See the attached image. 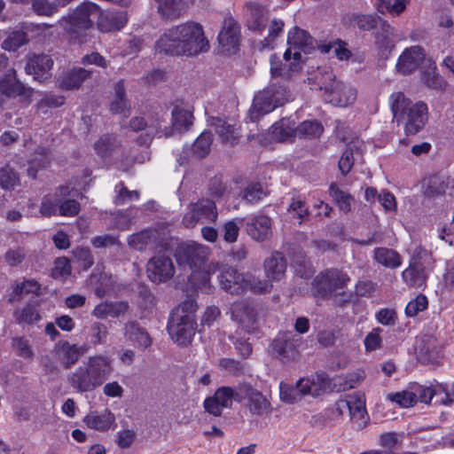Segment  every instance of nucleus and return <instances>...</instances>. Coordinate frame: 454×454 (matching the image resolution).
Instances as JSON below:
<instances>
[{
    "mask_svg": "<svg viewBox=\"0 0 454 454\" xmlns=\"http://www.w3.org/2000/svg\"><path fill=\"white\" fill-rule=\"evenodd\" d=\"M209 47L202 26L192 21L171 27L160 36L154 45L157 52L177 57L197 56L207 52Z\"/></svg>",
    "mask_w": 454,
    "mask_h": 454,
    "instance_id": "obj_1",
    "label": "nucleus"
},
{
    "mask_svg": "<svg viewBox=\"0 0 454 454\" xmlns=\"http://www.w3.org/2000/svg\"><path fill=\"white\" fill-rule=\"evenodd\" d=\"M287 44L289 48L284 53L285 64L280 63L275 55L270 57V73L272 77L289 79L293 73L301 68V52L309 51L314 48L312 36L304 29L294 27L287 34Z\"/></svg>",
    "mask_w": 454,
    "mask_h": 454,
    "instance_id": "obj_2",
    "label": "nucleus"
},
{
    "mask_svg": "<svg viewBox=\"0 0 454 454\" xmlns=\"http://www.w3.org/2000/svg\"><path fill=\"white\" fill-rule=\"evenodd\" d=\"M393 120L403 125L407 136L419 133L426 125L428 117L427 106L419 101L412 103L403 92H394L389 97Z\"/></svg>",
    "mask_w": 454,
    "mask_h": 454,
    "instance_id": "obj_3",
    "label": "nucleus"
},
{
    "mask_svg": "<svg viewBox=\"0 0 454 454\" xmlns=\"http://www.w3.org/2000/svg\"><path fill=\"white\" fill-rule=\"evenodd\" d=\"M210 254V249L201 244L192 242L182 244L176 253V261L180 265H188L192 272L190 281L200 290H210V272L215 270V266L209 265L205 270L206 261Z\"/></svg>",
    "mask_w": 454,
    "mask_h": 454,
    "instance_id": "obj_4",
    "label": "nucleus"
},
{
    "mask_svg": "<svg viewBox=\"0 0 454 454\" xmlns=\"http://www.w3.org/2000/svg\"><path fill=\"white\" fill-rule=\"evenodd\" d=\"M349 281L347 273L338 269H328L315 278L313 285L318 295L324 298L333 297L337 304L343 305L352 298V292L345 290Z\"/></svg>",
    "mask_w": 454,
    "mask_h": 454,
    "instance_id": "obj_5",
    "label": "nucleus"
},
{
    "mask_svg": "<svg viewBox=\"0 0 454 454\" xmlns=\"http://www.w3.org/2000/svg\"><path fill=\"white\" fill-rule=\"evenodd\" d=\"M290 97L291 93L286 86L277 82L271 83L254 96L253 105L249 110L251 121H254L261 116L283 106Z\"/></svg>",
    "mask_w": 454,
    "mask_h": 454,
    "instance_id": "obj_6",
    "label": "nucleus"
},
{
    "mask_svg": "<svg viewBox=\"0 0 454 454\" xmlns=\"http://www.w3.org/2000/svg\"><path fill=\"white\" fill-rule=\"evenodd\" d=\"M98 14L99 6L95 3L85 1L76 6L67 16L62 17L59 24L67 34L75 38L92 27V17Z\"/></svg>",
    "mask_w": 454,
    "mask_h": 454,
    "instance_id": "obj_7",
    "label": "nucleus"
},
{
    "mask_svg": "<svg viewBox=\"0 0 454 454\" xmlns=\"http://www.w3.org/2000/svg\"><path fill=\"white\" fill-rule=\"evenodd\" d=\"M33 91L32 88L18 79L15 69L12 68L0 76V107L4 108L14 98L29 104Z\"/></svg>",
    "mask_w": 454,
    "mask_h": 454,
    "instance_id": "obj_8",
    "label": "nucleus"
},
{
    "mask_svg": "<svg viewBox=\"0 0 454 454\" xmlns=\"http://www.w3.org/2000/svg\"><path fill=\"white\" fill-rule=\"evenodd\" d=\"M217 219L218 209L215 201L213 199L201 198L188 205L182 223L185 228L192 229L199 223H215Z\"/></svg>",
    "mask_w": 454,
    "mask_h": 454,
    "instance_id": "obj_9",
    "label": "nucleus"
},
{
    "mask_svg": "<svg viewBox=\"0 0 454 454\" xmlns=\"http://www.w3.org/2000/svg\"><path fill=\"white\" fill-rule=\"evenodd\" d=\"M230 313L231 319L241 332L253 333L258 329V309L254 302L247 300L234 301L231 304Z\"/></svg>",
    "mask_w": 454,
    "mask_h": 454,
    "instance_id": "obj_10",
    "label": "nucleus"
},
{
    "mask_svg": "<svg viewBox=\"0 0 454 454\" xmlns=\"http://www.w3.org/2000/svg\"><path fill=\"white\" fill-rule=\"evenodd\" d=\"M236 401H246V406L252 416L264 417L271 413L270 400L258 389L249 384L239 385L236 390Z\"/></svg>",
    "mask_w": 454,
    "mask_h": 454,
    "instance_id": "obj_11",
    "label": "nucleus"
},
{
    "mask_svg": "<svg viewBox=\"0 0 454 454\" xmlns=\"http://www.w3.org/2000/svg\"><path fill=\"white\" fill-rule=\"evenodd\" d=\"M128 245L137 251L149 249L161 252L170 247L169 238L156 229H145L130 235L128 238Z\"/></svg>",
    "mask_w": 454,
    "mask_h": 454,
    "instance_id": "obj_12",
    "label": "nucleus"
},
{
    "mask_svg": "<svg viewBox=\"0 0 454 454\" xmlns=\"http://www.w3.org/2000/svg\"><path fill=\"white\" fill-rule=\"evenodd\" d=\"M302 339L293 333H280L273 340L271 348L273 353L283 363L294 362L300 357L299 348Z\"/></svg>",
    "mask_w": 454,
    "mask_h": 454,
    "instance_id": "obj_13",
    "label": "nucleus"
},
{
    "mask_svg": "<svg viewBox=\"0 0 454 454\" xmlns=\"http://www.w3.org/2000/svg\"><path fill=\"white\" fill-rule=\"evenodd\" d=\"M158 254L152 257L147 263L149 278L155 283L169 280L175 274V267L170 254L167 251H158Z\"/></svg>",
    "mask_w": 454,
    "mask_h": 454,
    "instance_id": "obj_14",
    "label": "nucleus"
},
{
    "mask_svg": "<svg viewBox=\"0 0 454 454\" xmlns=\"http://www.w3.org/2000/svg\"><path fill=\"white\" fill-rule=\"evenodd\" d=\"M196 325L195 319L171 316L168 324V332L175 342L185 346L192 341Z\"/></svg>",
    "mask_w": 454,
    "mask_h": 454,
    "instance_id": "obj_15",
    "label": "nucleus"
},
{
    "mask_svg": "<svg viewBox=\"0 0 454 454\" xmlns=\"http://www.w3.org/2000/svg\"><path fill=\"white\" fill-rule=\"evenodd\" d=\"M217 39L223 51L228 54L236 53L240 41V27L234 18H224Z\"/></svg>",
    "mask_w": 454,
    "mask_h": 454,
    "instance_id": "obj_16",
    "label": "nucleus"
},
{
    "mask_svg": "<svg viewBox=\"0 0 454 454\" xmlns=\"http://www.w3.org/2000/svg\"><path fill=\"white\" fill-rule=\"evenodd\" d=\"M232 400L236 401V391L230 387H221L204 400L203 407L207 413L220 417L224 408L231 406Z\"/></svg>",
    "mask_w": 454,
    "mask_h": 454,
    "instance_id": "obj_17",
    "label": "nucleus"
},
{
    "mask_svg": "<svg viewBox=\"0 0 454 454\" xmlns=\"http://www.w3.org/2000/svg\"><path fill=\"white\" fill-rule=\"evenodd\" d=\"M83 364L98 387L110 378L114 372L113 360L104 355L89 356Z\"/></svg>",
    "mask_w": 454,
    "mask_h": 454,
    "instance_id": "obj_18",
    "label": "nucleus"
},
{
    "mask_svg": "<svg viewBox=\"0 0 454 454\" xmlns=\"http://www.w3.org/2000/svg\"><path fill=\"white\" fill-rule=\"evenodd\" d=\"M323 98L333 106L346 107L356 101V90L349 84L337 81L326 93H323Z\"/></svg>",
    "mask_w": 454,
    "mask_h": 454,
    "instance_id": "obj_19",
    "label": "nucleus"
},
{
    "mask_svg": "<svg viewBox=\"0 0 454 454\" xmlns=\"http://www.w3.org/2000/svg\"><path fill=\"white\" fill-rule=\"evenodd\" d=\"M425 51L419 45L405 49L399 56L395 67L401 74L407 75L414 72L423 62Z\"/></svg>",
    "mask_w": 454,
    "mask_h": 454,
    "instance_id": "obj_20",
    "label": "nucleus"
},
{
    "mask_svg": "<svg viewBox=\"0 0 454 454\" xmlns=\"http://www.w3.org/2000/svg\"><path fill=\"white\" fill-rule=\"evenodd\" d=\"M53 59L47 54H35L30 56L25 66L27 74H32L35 80L45 81L51 76Z\"/></svg>",
    "mask_w": 454,
    "mask_h": 454,
    "instance_id": "obj_21",
    "label": "nucleus"
},
{
    "mask_svg": "<svg viewBox=\"0 0 454 454\" xmlns=\"http://www.w3.org/2000/svg\"><path fill=\"white\" fill-rule=\"evenodd\" d=\"M221 288L231 294H240L244 293L245 274L240 273L237 269L226 266L223 267L218 275Z\"/></svg>",
    "mask_w": 454,
    "mask_h": 454,
    "instance_id": "obj_22",
    "label": "nucleus"
},
{
    "mask_svg": "<svg viewBox=\"0 0 454 454\" xmlns=\"http://www.w3.org/2000/svg\"><path fill=\"white\" fill-rule=\"evenodd\" d=\"M88 350L86 345L71 344L68 341H59L55 345V352L65 369H69Z\"/></svg>",
    "mask_w": 454,
    "mask_h": 454,
    "instance_id": "obj_23",
    "label": "nucleus"
},
{
    "mask_svg": "<svg viewBox=\"0 0 454 454\" xmlns=\"http://www.w3.org/2000/svg\"><path fill=\"white\" fill-rule=\"evenodd\" d=\"M67 382L78 393L92 392L98 387L84 364L67 375Z\"/></svg>",
    "mask_w": 454,
    "mask_h": 454,
    "instance_id": "obj_24",
    "label": "nucleus"
},
{
    "mask_svg": "<svg viewBox=\"0 0 454 454\" xmlns=\"http://www.w3.org/2000/svg\"><path fill=\"white\" fill-rule=\"evenodd\" d=\"M128 22L126 12H100L98 15V28L103 33L119 31Z\"/></svg>",
    "mask_w": 454,
    "mask_h": 454,
    "instance_id": "obj_25",
    "label": "nucleus"
},
{
    "mask_svg": "<svg viewBox=\"0 0 454 454\" xmlns=\"http://www.w3.org/2000/svg\"><path fill=\"white\" fill-rule=\"evenodd\" d=\"M208 124L218 135L221 142L225 145H234L239 142V135L235 126L220 117L211 116Z\"/></svg>",
    "mask_w": 454,
    "mask_h": 454,
    "instance_id": "obj_26",
    "label": "nucleus"
},
{
    "mask_svg": "<svg viewBox=\"0 0 454 454\" xmlns=\"http://www.w3.org/2000/svg\"><path fill=\"white\" fill-rule=\"evenodd\" d=\"M271 219L264 215L252 217L246 226L247 234L256 241H263L271 236Z\"/></svg>",
    "mask_w": 454,
    "mask_h": 454,
    "instance_id": "obj_27",
    "label": "nucleus"
},
{
    "mask_svg": "<svg viewBox=\"0 0 454 454\" xmlns=\"http://www.w3.org/2000/svg\"><path fill=\"white\" fill-rule=\"evenodd\" d=\"M213 142V135L210 131H203L200 137L195 140L192 147L184 149V157H180L178 160L179 164H184L187 157L192 156L197 160L206 157L210 153L211 145Z\"/></svg>",
    "mask_w": 454,
    "mask_h": 454,
    "instance_id": "obj_28",
    "label": "nucleus"
},
{
    "mask_svg": "<svg viewBox=\"0 0 454 454\" xmlns=\"http://www.w3.org/2000/svg\"><path fill=\"white\" fill-rule=\"evenodd\" d=\"M247 18V25L249 30L262 32L264 30L269 20L268 10L258 4L247 3L246 4Z\"/></svg>",
    "mask_w": 454,
    "mask_h": 454,
    "instance_id": "obj_29",
    "label": "nucleus"
},
{
    "mask_svg": "<svg viewBox=\"0 0 454 454\" xmlns=\"http://www.w3.org/2000/svg\"><path fill=\"white\" fill-rule=\"evenodd\" d=\"M157 5V12L163 20H174L182 16L187 9L185 0H154Z\"/></svg>",
    "mask_w": 454,
    "mask_h": 454,
    "instance_id": "obj_30",
    "label": "nucleus"
},
{
    "mask_svg": "<svg viewBox=\"0 0 454 454\" xmlns=\"http://www.w3.org/2000/svg\"><path fill=\"white\" fill-rule=\"evenodd\" d=\"M83 422L91 429L104 432L114 424L115 416L108 409L102 411H93L84 417Z\"/></svg>",
    "mask_w": 454,
    "mask_h": 454,
    "instance_id": "obj_31",
    "label": "nucleus"
},
{
    "mask_svg": "<svg viewBox=\"0 0 454 454\" xmlns=\"http://www.w3.org/2000/svg\"><path fill=\"white\" fill-rule=\"evenodd\" d=\"M286 267V259L278 252L273 253L264 261V270L270 282L281 280L285 276Z\"/></svg>",
    "mask_w": 454,
    "mask_h": 454,
    "instance_id": "obj_32",
    "label": "nucleus"
},
{
    "mask_svg": "<svg viewBox=\"0 0 454 454\" xmlns=\"http://www.w3.org/2000/svg\"><path fill=\"white\" fill-rule=\"evenodd\" d=\"M91 72L82 67L67 71L58 80L62 90H70L81 87L82 82L90 77Z\"/></svg>",
    "mask_w": 454,
    "mask_h": 454,
    "instance_id": "obj_33",
    "label": "nucleus"
},
{
    "mask_svg": "<svg viewBox=\"0 0 454 454\" xmlns=\"http://www.w3.org/2000/svg\"><path fill=\"white\" fill-rule=\"evenodd\" d=\"M302 391L306 395L319 396L325 393L329 386V379L325 373H318L310 378L301 379Z\"/></svg>",
    "mask_w": 454,
    "mask_h": 454,
    "instance_id": "obj_34",
    "label": "nucleus"
},
{
    "mask_svg": "<svg viewBox=\"0 0 454 454\" xmlns=\"http://www.w3.org/2000/svg\"><path fill=\"white\" fill-rule=\"evenodd\" d=\"M69 194L67 186H59L55 193L44 196L40 206L41 215L47 217L55 215L59 211L60 197H67Z\"/></svg>",
    "mask_w": 454,
    "mask_h": 454,
    "instance_id": "obj_35",
    "label": "nucleus"
},
{
    "mask_svg": "<svg viewBox=\"0 0 454 454\" xmlns=\"http://www.w3.org/2000/svg\"><path fill=\"white\" fill-rule=\"evenodd\" d=\"M270 135L273 140L286 142L296 137L295 122L288 118H282L270 128Z\"/></svg>",
    "mask_w": 454,
    "mask_h": 454,
    "instance_id": "obj_36",
    "label": "nucleus"
},
{
    "mask_svg": "<svg viewBox=\"0 0 454 454\" xmlns=\"http://www.w3.org/2000/svg\"><path fill=\"white\" fill-rule=\"evenodd\" d=\"M309 83L317 86L323 93H326L337 82L336 76L331 67H319L317 71L311 74L308 78Z\"/></svg>",
    "mask_w": 454,
    "mask_h": 454,
    "instance_id": "obj_37",
    "label": "nucleus"
},
{
    "mask_svg": "<svg viewBox=\"0 0 454 454\" xmlns=\"http://www.w3.org/2000/svg\"><path fill=\"white\" fill-rule=\"evenodd\" d=\"M365 373L362 370H356L345 375L333 379V386L339 392L348 391L357 387L364 379Z\"/></svg>",
    "mask_w": 454,
    "mask_h": 454,
    "instance_id": "obj_38",
    "label": "nucleus"
},
{
    "mask_svg": "<svg viewBox=\"0 0 454 454\" xmlns=\"http://www.w3.org/2000/svg\"><path fill=\"white\" fill-rule=\"evenodd\" d=\"M374 260L386 268L395 269L402 264V257L396 251L387 247H377L373 251Z\"/></svg>",
    "mask_w": 454,
    "mask_h": 454,
    "instance_id": "obj_39",
    "label": "nucleus"
},
{
    "mask_svg": "<svg viewBox=\"0 0 454 454\" xmlns=\"http://www.w3.org/2000/svg\"><path fill=\"white\" fill-rule=\"evenodd\" d=\"M172 125L179 132L190 129L193 123V115L192 110L176 105L172 110Z\"/></svg>",
    "mask_w": 454,
    "mask_h": 454,
    "instance_id": "obj_40",
    "label": "nucleus"
},
{
    "mask_svg": "<svg viewBox=\"0 0 454 454\" xmlns=\"http://www.w3.org/2000/svg\"><path fill=\"white\" fill-rule=\"evenodd\" d=\"M36 301L28 302L22 308H18L13 311V317L17 324L32 325L41 319Z\"/></svg>",
    "mask_w": 454,
    "mask_h": 454,
    "instance_id": "obj_41",
    "label": "nucleus"
},
{
    "mask_svg": "<svg viewBox=\"0 0 454 454\" xmlns=\"http://www.w3.org/2000/svg\"><path fill=\"white\" fill-rule=\"evenodd\" d=\"M301 379L296 382L295 385H290L287 383L281 382L279 385V397L280 400L286 403H294L301 401L306 394L304 391L301 392Z\"/></svg>",
    "mask_w": 454,
    "mask_h": 454,
    "instance_id": "obj_42",
    "label": "nucleus"
},
{
    "mask_svg": "<svg viewBox=\"0 0 454 454\" xmlns=\"http://www.w3.org/2000/svg\"><path fill=\"white\" fill-rule=\"evenodd\" d=\"M125 334L130 341L140 348H146L152 344L149 334L135 322L126 325Z\"/></svg>",
    "mask_w": 454,
    "mask_h": 454,
    "instance_id": "obj_43",
    "label": "nucleus"
},
{
    "mask_svg": "<svg viewBox=\"0 0 454 454\" xmlns=\"http://www.w3.org/2000/svg\"><path fill=\"white\" fill-rule=\"evenodd\" d=\"M296 137L301 138H316L321 136L324 127L317 120H307L295 126Z\"/></svg>",
    "mask_w": 454,
    "mask_h": 454,
    "instance_id": "obj_44",
    "label": "nucleus"
},
{
    "mask_svg": "<svg viewBox=\"0 0 454 454\" xmlns=\"http://www.w3.org/2000/svg\"><path fill=\"white\" fill-rule=\"evenodd\" d=\"M403 281L411 287H419L425 284L427 277L424 270L416 264H410L402 273Z\"/></svg>",
    "mask_w": 454,
    "mask_h": 454,
    "instance_id": "obj_45",
    "label": "nucleus"
},
{
    "mask_svg": "<svg viewBox=\"0 0 454 454\" xmlns=\"http://www.w3.org/2000/svg\"><path fill=\"white\" fill-rule=\"evenodd\" d=\"M329 194L337 204L340 210L348 213L351 210L354 198L346 192L340 190L336 184H331L329 187Z\"/></svg>",
    "mask_w": 454,
    "mask_h": 454,
    "instance_id": "obj_46",
    "label": "nucleus"
},
{
    "mask_svg": "<svg viewBox=\"0 0 454 454\" xmlns=\"http://www.w3.org/2000/svg\"><path fill=\"white\" fill-rule=\"evenodd\" d=\"M349 416L351 419L359 421L364 419L366 414L364 396L361 393L348 395Z\"/></svg>",
    "mask_w": 454,
    "mask_h": 454,
    "instance_id": "obj_47",
    "label": "nucleus"
},
{
    "mask_svg": "<svg viewBox=\"0 0 454 454\" xmlns=\"http://www.w3.org/2000/svg\"><path fill=\"white\" fill-rule=\"evenodd\" d=\"M244 292L249 290L254 294H266L272 289L270 280L261 279L252 274H245Z\"/></svg>",
    "mask_w": 454,
    "mask_h": 454,
    "instance_id": "obj_48",
    "label": "nucleus"
},
{
    "mask_svg": "<svg viewBox=\"0 0 454 454\" xmlns=\"http://www.w3.org/2000/svg\"><path fill=\"white\" fill-rule=\"evenodd\" d=\"M120 147V143L114 136L104 135L94 145L96 153L101 157L110 155Z\"/></svg>",
    "mask_w": 454,
    "mask_h": 454,
    "instance_id": "obj_49",
    "label": "nucleus"
},
{
    "mask_svg": "<svg viewBox=\"0 0 454 454\" xmlns=\"http://www.w3.org/2000/svg\"><path fill=\"white\" fill-rule=\"evenodd\" d=\"M198 309L196 297L193 294L187 295L186 298L173 310L171 316L194 319L193 314Z\"/></svg>",
    "mask_w": 454,
    "mask_h": 454,
    "instance_id": "obj_50",
    "label": "nucleus"
},
{
    "mask_svg": "<svg viewBox=\"0 0 454 454\" xmlns=\"http://www.w3.org/2000/svg\"><path fill=\"white\" fill-rule=\"evenodd\" d=\"M359 153L358 142H352L343 152L339 160V169L343 176H346L353 168L355 153Z\"/></svg>",
    "mask_w": 454,
    "mask_h": 454,
    "instance_id": "obj_51",
    "label": "nucleus"
},
{
    "mask_svg": "<svg viewBox=\"0 0 454 454\" xmlns=\"http://www.w3.org/2000/svg\"><path fill=\"white\" fill-rule=\"evenodd\" d=\"M409 0H377L378 11L388 12L393 16L400 15L406 8Z\"/></svg>",
    "mask_w": 454,
    "mask_h": 454,
    "instance_id": "obj_52",
    "label": "nucleus"
},
{
    "mask_svg": "<svg viewBox=\"0 0 454 454\" xmlns=\"http://www.w3.org/2000/svg\"><path fill=\"white\" fill-rule=\"evenodd\" d=\"M40 290V285L32 279L24 280L13 286L11 300L20 301L24 294H37Z\"/></svg>",
    "mask_w": 454,
    "mask_h": 454,
    "instance_id": "obj_53",
    "label": "nucleus"
},
{
    "mask_svg": "<svg viewBox=\"0 0 454 454\" xmlns=\"http://www.w3.org/2000/svg\"><path fill=\"white\" fill-rule=\"evenodd\" d=\"M115 192L114 203L117 206L125 205L139 199V192L137 191H129L122 182L115 185Z\"/></svg>",
    "mask_w": 454,
    "mask_h": 454,
    "instance_id": "obj_54",
    "label": "nucleus"
},
{
    "mask_svg": "<svg viewBox=\"0 0 454 454\" xmlns=\"http://www.w3.org/2000/svg\"><path fill=\"white\" fill-rule=\"evenodd\" d=\"M28 42L26 32L18 30L11 33L3 42L2 47L7 51H16L20 47L25 45Z\"/></svg>",
    "mask_w": 454,
    "mask_h": 454,
    "instance_id": "obj_55",
    "label": "nucleus"
},
{
    "mask_svg": "<svg viewBox=\"0 0 454 454\" xmlns=\"http://www.w3.org/2000/svg\"><path fill=\"white\" fill-rule=\"evenodd\" d=\"M428 300L426 295L420 294L413 300L410 301L405 308V314L407 317H413L419 312L427 309Z\"/></svg>",
    "mask_w": 454,
    "mask_h": 454,
    "instance_id": "obj_56",
    "label": "nucleus"
},
{
    "mask_svg": "<svg viewBox=\"0 0 454 454\" xmlns=\"http://www.w3.org/2000/svg\"><path fill=\"white\" fill-rule=\"evenodd\" d=\"M12 348L18 356L23 358H32L34 352L29 344V340L25 337H14L12 339Z\"/></svg>",
    "mask_w": 454,
    "mask_h": 454,
    "instance_id": "obj_57",
    "label": "nucleus"
},
{
    "mask_svg": "<svg viewBox=\"0 0 454 454\" xmlns=\"http://www.w3.org/2000/svg\"><path fill=\"white\" fill-rule=\"evenodd\" d=\"M108 334V330L106 325L100 322H94L91 324L89 330V336L90 338V342L93 345H99L106 341V339Z\"/></svg>",
    "mask_w": 454,
    "mask_h": 454,
    "instance_id": "obj_58",
    "label": "nucleus"
},
{
    "mask_svg": "<svg viewBox=\"0 0 454 454\" xmlns=\"http://www.w3.org/2000/svg\"><path fill=\"white\" fill-rule=\"evenodd\" d=\"M66 197H60L59 213L63 216L73 217L79 214L81 210L80 203L73 199L64 200Z\"/></svg>",
    "mask_w": 454,
    "mask_h": 454,
    "instance_id": "obj_59",
    "label": "nucleus"
},
{
    "mask_svg": "<svg viewBox=\"0 0 454 454\" xmlns=\"http://www.w3.org/2000/svg\"><path fill=\"white\" fill-rule=\"evenodd\" d=\"M32 10L39 16H52L57 13L53 1L31 0Z\"/></svg>",
    "mask_w": 454,
    "mask_h": 454,
    "instance_id": "obj_60",
    "label": "nucleus"
},
{
    "mask_svg": "<svg viewBox=\"0 0 454 454\" xmlns=\"http://www.w3.org/2000/svg\"><path fill=\"white\" fill-rule=\"evenodd\" d=\"M242 219H234L226 222L223 226V239L228 243H234L237 241L239 232V224Z\"/></svg>",
    "mask_w": 454,
    "mask_h": 454,
    "instance_id": "obj_61",
    "label": "nucleus"
},
{
    "mask_svg": "<svg viewBox=\"0 0 454 454\" xmlns=\"http://www.w3.org/2000/svg\"><path fill=\"white\" fill-rule=\"evenodd\" d=\"M446 188L447 185L441 177L437 176H431L427 180L425 194L429 197L440 195L445 192Z\"/></svg>",
    "mask_w": 454,
    "mask_h": 454,
    "instance_id": "obj_62",
    "label": "nucleus"
},
{
    "mask_svg": "<svg viewBox=\"0 0 454 454\" xmlns=\"http://www.w3.org/2000/svg\"><path fill=\"white\" fill-rule=\"evenodd\" d=\"M227 190L226 184L221 176H214L207 186V194L213 199H221Z\"/></svg>",
    "mask_w": 454,
    "mask_h": 454,
    "instance_id": "obj_63",
    "label": "nucleus"
},
{
    "mask_svg": "<svg viewBox=\"0 0 454 454\" xmlns=\"http://www.w3.org/2000/svg\"><path fill=\"white\" fill-rule=\"evenodd\" d=\"M352 22L359 29L369 31L376 27L378 19L373 15L357 14L353 17Z\"/></svg>",
    "mask_w": 454,
    "mask_h": 454,
    "instance_id": "obj_64",
    "label": "nucleus"
}]
</instances>
